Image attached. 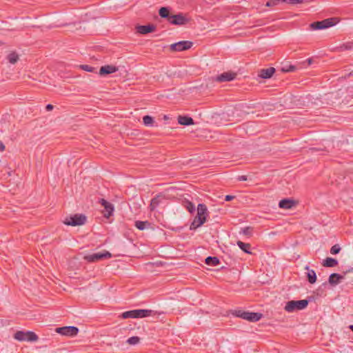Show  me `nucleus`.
<instances>
[{
  "label": "nucleus",
  "instance_id": "1",
  "mask_svg": "<svg viewBox=\"0 0 353 353\" xmlns=\"http://www.w3.org/2000/svg\"><path fill=\"white\" fill-rule=\"evenodd\" d=\"M208 213L206 205L199 203L197 206L196 215L190 225V230H194L203 225L207 220Z\"/></svg>",
  "mask_w": 353,
  "mask_h": 353
},
{
  "label": "nucleus",
  "instance_id": "2",
  "mask_svg": "<svg viewBox=\"0 0 353 353\" xmlns=\"http://www.w3.org/2000/svg\"><path fill=\"white\" fill-rule=\"evenodd\" d=\"M156 312L152 310L137 309L124 312L121 314L123 319H141L156 314Z\"/></svg>",
  "mask_w": 353,
  "mask_h": 353
},
{
  "label": "nucleus",
  "instance_id": "3",
  "mask_svg": "<svg viewBox=\"0 0 353 353\" xmlns=\"http://www.w3.org/2000/svg\"><path fill=\"white\" fill-rule=\"evenodd\" d=\"M231 314L236 317L243 319L250 322H257L263 317V314L260 312H252L242 310H232L231 311Z\"/></svg>",
  "mask_w": 353,
  "mask_h": 353
},
{
  "label": "nucleus",
  "instance_id": "4",
  "mask_svg": "<svg viewBox=\"0 0 353 353\" xmlns=\"http://www.w3.org/2000/svg\"><path fill=\"white\" fill-rule=\"evenodd\" d=\"M309 301L306 299L298 301H289L286 303L284 310L288 312H294L298 310H302L307 307Z\"/></svg>",
  "mask_w": 353,
  "mask_h": 353
},
{
  "label": "nucleus",
  "instance_id": "5",
  "mask_svg": "<svg viewBox=\"0 0 353 353\" xmlns=\"http://www.w3.org/2000/svg\"><path fill=\"white\" fill-rule=\"evenodd\" d=\"M339 20L336 17L325 19L322 21L313 22L310 24V28L312 30H323L330 28L338 23Z\"/></svg>",
  "mask_w": 353,
  "mask_h": 353
},
{
  "label": "nucleus",
  "instance_id": "6",
  "mask_svg": "<svg viewBox=\"0 0 353 353\" xmlns=\"http://www.w3.org/2000/svg\"><path fill=\"white\" fill-rule=\"evenodd\" d=\"M86 216L83 214H75L67 216L63 223L67 225L77 226L82 225L86 222Z\"/></svg>",
  "mask_w": 353,
  "mask_h": 353
},
{
  "label": "nucleus",
  "instance_id": "7",
  "mask_svg": "<svg viewBox=\"0 0 353 353\" xmlns=\"http://www.w3.org/2000/svg\"><path fill=\"white\" fill-rule=\"evenodd\" d=\"M112 254L108 251H103V252L93 253L84 256L83 259L88 263H94L99 261L105 259H110Z\"/></svg>",
  "mask_w": 353,
  "mask_h": 353
},
{
  "label": "nucleus",
  "instance_id": "8",
  "mask_svg": "<svg viewBox=\"0 0 353 353\" xmlns=\"http://www.w3.org/2000/svg\"><path fill=\"white\" fill-rule=\"evenodd\" d=\"M56 332L67 336H74L79 333V329L75 326H64L56 328Z\"/></svg>",
  "mask_w": 353,
  "mask_h": 353
},
{
  "label": "nucleus",
  "instance_id": "9",
  "mask_svg": "<svg viewBox=\"0 0 353 353\" xmlns=\"http://www.w3.org/2000/svg\"><path fill=\"white\" fill-rule=\"evenodd\" d=\"M193 43L190 41H181L170 45V50L175 52H181L191 48Z\"/></svg>",
  "mask_w": 353,
  "mask_h": 353
},
{
  "label": "nucleus",
  "instance_id": "10",
  "mask_svg": "<svg viewBox=\"0 0 353 353\" xmlns=\"http://www.w3.org/2000/svg\"><path fill=\"white\" fill-rule=\"evenodd\" d=\"M188 21L189 19L186 18L182 13L172 14V16L169 17V23L173 25H185Z\"/></svg>",
  "mask_w": 353,
  "mask_h": 353
},
{
  "label": "nucleus",
  "instance_id": "11",
  "mask_svg": "<svg viewBox=\"0 0 353 353\" xmlns=\"http://www.w3.org/2000/svg\"><path fill=\"white\" fill-rule=\"evenodd\" d=\"M99 203L104 207V210L103 211L104 217L109 218L113 214L114 207L111 203L104 199H101L99 201Z\"/></svg>",
  "mask_w": 353,
  "mask_h": 353
},
{
  "label": "nucleus",
  "instance_id": "12",
  "mask_svg": "<svg viewBox=\"0 0 353 353\" xmlns=\"http://www.w3.org/2000/svg\"><path fill=\"white\" fill-rule=\"evenodd\" d=\"M156 26L152 23L148 25H139L136 26L137 32L141 34H147L156 30Z\"/></svg>",
  "mask_w": 353,
  "mask_h": 353
},
{
  "label": "nucleus",
  "instance_id": "13",
  "mask_svg": "<svg viewBox=\"0 0 353 353\" xmlns=\"http://www.w3.org/2000/svg\"><path fill=\"white\" fill-rule=\"evenodd\" d=\"M236 74L232 72H227L218 75L216 80L219 82L230 81L236 78Z\"/></svg>",
  "mask_w": 353,
  "mask_h": 353
},
{
  "label": "nucleus",
  "instance_id": "14",
  "mask_svg": "<svg viewBox=\"0 0 353 353\" xmlns=\"http://www.w3.org/2000/svg\"><path fill=\"white\" fill-rule=\"evenodd\" d=\"M118 71V68L112 65H105L100 68L99 74L101 76H105Z\"/></svg>",
  "mask_w": 353,
  "mask_h": 353
},
{
  "label": "nucleus",
  "instance_id": "15",
  "mask_svg": "<svg viewBox=\"0 0 353 353\" xmlns=\"http://www.w3.org/2000/svg\"><path fill=\"white\" fill-rule=\"evenodd\" d=\"M276 70L273 67L263 68L259 70L258 76L261 79H270L272 77Z\"/></svg>",
  "mask_w": 353,
  "mask_h": 353
},
{
  "label": "nucleus",
  "instance_id": "16",
  "mask_svg": "<svg viewBox=\"0 0 353 353\" xmlns=\"http://www.w3.org/2000/svg\"><path fill=\"white\" fill-rule=\"evenodd\" d=\"M343 279L344 276L337 273H332L329 276L328 282L331 285L335 286L338 285Z\"/></svg>",
  "mask_w": 353,
  "mask_h": 353
},
{
  "label": "nucleus",
  "instance_id": "17",
  "mask_svg": "<svg viewBox=\"0 0 353 353\" xmlns=\"http://www.w3.org/2000/svg\"><path fill=\"white\" fill-rule=\"evenodd\" d=\"M295 204L294 200L290 199H283L279 203V207L283 209H291Z\"/></svg>",
  "mask_w": 353,
  "mask_h": 353
},
{
  "label": "nucleus",
  "instance_id": "18",
  "mask_svg": "<svg viewBox=\"0 0 353 353\" xmlns=\"http://www.w3.org/2000/svg\"><path fill=\"white\" fill-rule=\"evenodd\" d=\"M178 123L182 125H194V122L192 117L188 116H179L178 117Z\"/></svg>",
  "mask_w": 353,
  "mask_h": 353
},
{
  "label": "nucleus",
  "instance_id": "19",
  "mask_svg": "<svg viewBox=\"0 0 353 353\" xmlns=\"http://www.w3.org/2000/svg\"><path fill=\"white\" fill-rule=\"evenodd\" d=\"M163 198V196L161 194H158L152 199L150 204V209L151 211L154 210L160 204L161 199Z\"/></svg>",
  "mask_w": 353,
  "mask_h": 353
},
{
  "label": "nucleus",
  "instance_id": "20",
  "mask_svg": "<svg viewBox=\"0 0 353 353\" xmlns=\"http://www.w3.org/2000/svg\"><path fill=\"white\" fill-rule=\"evenodd\" d=\"M305 270H307L308 272L307 273V281L313 284L316 281V274L314 270H310L309 266H306L305 268Z\"/></svg>",
  "mask_w": 353,
  "mask_h": 353
},
{
  "label": "nucleus",
  "instance_id": "21",
  "mask_svg": "<svg viewBox=\"0 0 353 353\" xmlns=\"http://www.w3.org/2000/svg\"><path fill=\"white\" fill-rule=\"evenodd\" d=\"M338 264V261L336 259L331 258V257H327L325 259L323 260V265L324 267L327 268H333L336 266Z\"/></svg>",
  "mask_w": 353,
  "mask_h": 353
},
{
  "label": "nucleus",
  "instance_id": "22",
  "mask_svg": "<svg viewBox=\"0 0 353 353\" xmlns=\"http://www.w3.org/2000/svg\"><path fill=\"white\" fill-rule=\"evenodd\" d=\"M183 206L191 214L195 212V206L193 203L189 200L185 199L182 201Z\"/></svg>",
  "mask_w": 353,
  "mask_h": 353
},
{
  "label": "nucleus",
  "instance_id": "23",
  "mask_svg": "<svg viewBox=\"0 0 353 353\" xmlns=\"http://www.w3.org/2000/svg\"><path fill=\"white\" fill-rule=\"evenodd\" d=\"M239 248L243 250L245 253L251 254L250 248L251 245L250 243H244L241 241H238L236 243Z\"/></svg>",
  "mask_w": 353,
  "mask_h": 353
},
{
  "label": "nucleus",
  "instance_id": "24",
  "mask_svg": "<svg viewBox=\"0 0 353 353\" xmlns=\"http://www.w3.org/2000/svg\"><path fill=\"white\" fill-rule=\"evenodd\" d=\"M205 263L208 265L216 266L220 263V261L216 256H208L205 260Z\"/></svg>",
  "mask_w": 353,
  "mask_h": 353
},
{
  "label": "nucleus",
  "instance_id": "25",
  "mask_svg": "<svg viewBox=\"0 0 353 353\" xmlns=\"http://www.w3.org/2000/svg\"><path fill=\"white\" fill-rule=\"evenodd\" d=\"M159 16L161 18L167 19V20L169 21V17L172 16V14H170V10L166 7H162L159 10Z\"/></svg>",
  "mask_w": 353,
  "mask_h": 353
},
{
  "label": "nucleus",
  "instance_id": "26",
  "mask_svg": "<svg viewBox=\"0 0 353 353\" xmlns=\"http://www.w3.org/2000/svg\"><path fill=\"white\" fill-rule=\"evenodd\" d=\"M337 49L340 52L352 50V49H353V41L343 43V44L340 45L337 48Z\"/></svg>",
  "mask_w": 353,
  "mask_h": 353
},
{
  "label": "nucleus",
  "instance_id": "27",
  "mask_svg": "<svg viewBox=\"0 0 353 353\" xmlns=\"http://www.w3.org/2000/svg\"><path fill=\"white\" fill-rule=\"evenodd\" d=\"M150 225V222L148 221H136L134 223L135 227L139 230H143L146 226H149Z\"/></svg>",
  "mask_w": 353,
  "mask_h": 353
},
{
  "label": "nucleus",
  "instance_id": "28",
  "mask_svg": "<svg viewBox=\"0 0 353 353\" xmlns=\"http://www.w3.org/2000/svg\"><path fill=\"white\" fill-rule=\"evenodd\" d=\"M26 332L23 331H17L14 335V338L19 341H26Z\"/></svg>",
  "mask_w": 353,
  "mask_h": 353
},
{
  "label": "nucleus",
  "instance_id": "29",
  "mask_svg": "<svg viewBox=\"0 0 353 353\" xmlns=\"http://www.w3.org/2000/svg\"><path fill=\"white\" fill-rule=\"evenodd\" d=\"M7 59L10 63L14 64L19 60V55L16 52H12L8 55Z\"/></svg>",
  "mask_w": 353,
  "mask_h": 353
},
{
  "label": "nucleus",
  "instance_id": "30",
  "mask_svg": "<svg viewBox=\"0 0 353 353\" xmlns=\"http://www.w3.org/2000/svg\"><path fill=\"white\" fill-rule=\"evenodd\" d=\"M26 341H36L38 340L37 335L31 331L26 332Z\"/></svg>",
  "mask_w": 353,
  "mask_h": 353
},
{
  "label": "nucleus",
  "instance_id": "31",
  "mask_svg": "<svg viewBox=\"0 0 353 353\" xmlns=\"http://www.w3.org/2000/svg\"><path fill=\"white\" fill-rule=\"evenodd\" d=\"M143 122L146 126H152L154 122L153 117L149 115H145L143 117Z\"/></svg>",
  "mask_w": 353,
  "mask_h": 353
},
{
  "label": "nucleus",
  "instance_id": "32",
  "mask_svg": "<svg viewBox=\"0 0 353 353\" xmlns=\"http://www.w3.org/2000/svg\"><path fill=\"white\" fill-rule=\"evenodd\" d=\"M139 341L140 338L139 336H132L127 340V343L130 345H136L139 342Z\"/></svg>",
  "mask_w": 353,
  "mask_h": 353
},
{
  "label": "nucleus",
  "instance_id": "33",
  "mask_svg": "<svg viewBox=\"0 0 353 353\" xmlns=\"http://www.w3.org/2000/svg\"><path fill=\"white\" fill-rule=\"evenodd\" d=\"M341 251V248L338 244L334 245L330 249V253L332 254H337Z\"/></svg>",
  "mask_w": 353,
  "mask_h": 353
},
{
  "label": "nucleus",
  "instance_id": "34",
  "mask_svg": "<svg viewBox=\"0 0 353 353\" xmlns=\"http://www.w3.org/2000/svg\"><path fill=\"white\" fill-rule=\"evenodd\" d=\"M80 68H81L82 70H85V71H87V72H94V71H95V70H96V69H95V68L92 67V66H90V65H80Z\"/></svg>",
  "mask_w": 353,
  "mask_h": 353
},
{
  "label": "nucleus",
  "instance_id": "35",
  "mask_svg": "<svg viewBox=\"0 0 353 353\" xmlns=\"http://www.w3.org/2000/svg\"><path fill=\"white\" fill-rule=\"evenodd\" d=\"M296 70V67L294 65H288L285 67H283L281 70L284 72H294Z\"/></svg>",
  "mask_w": 353,
  "mask_h": 353
},
{
  "label": "nucleus",
  "instance_id": "36",
  "mask_svg": "<svg viewBox=\"0 0 353 353\" xmlns=\"http://www.w3.org/2000/svg\"><path fill=\"white\" fill-rule=\"evenodd\" d=\"M279 2H281V0H269L267 1L265 6L268 7L275 6L278 5Z\"/></svg>",
  "mask_w": 353,
  "mask_h": 353
},
{
  "label": "nucleus",
  "instance_id": "37",
  "mask_svg": "<svg viewBox=\"0 0 353 353\" xmlns=\"http://www.w3.org/2000/svg\"><path fill=\"white\" fill-rule=\"evenodd\" d=\"M281 2L294 5L297 3H302L303 2V0H281Z\"/></svg>",
  "mask_w": 353,
  "mask_h": 353
},
{
  "label": "nucleus",
  "instance_id": "38",
  "mask_svg": "<svg viewBox=\"0 0 353 353\" xmlns=\"http://www.w3.org/2000/svg\"><path fill=\"white\" fill-rule=\"evenodd\" d=\"M242 231H243V234L247 235V236H251L252 233V228L251 227H246V228H244L242 230Z\"/></svg>",
  "mask_w": 353,
  "mask_h": 353
},
{
  "label": "nucleus",
  "instance_id": "39",
  "mask_svg": "<svg viewBox=\"0 0 353 353\" xmlns=\"http://www.w3.org/2000/svg\"><path fill=\"white\" fill-rule=\"evenodd\" d=\"M234 199V196H232V195H226L225 196V200L226 201H232V199Z\"/></svg>",
  "mask_w": 353,
  "mask_h": 353
},
{
  "label": "nucleus",
  "instance_id": "40",
  "mask_svg": "<svg viewBox=\"0 0 353 353\" xmlns=\"http://www.w3.org/2000/svg\"><path fill=\"white\" fill-rule=\"evenodd\" d=\"M54 108V106L52 105V104H48L46 106V110L47 111H51Z\"/></svg>",
  "mask_w": 353,
  "mask_h": 353
},
{
  "label": "nucleus",
  "instance_id": "41",
  "mask_svg": "<svg viewBox=\"0 0 353 353\" xmlns=\"http://www.w3.org/2000/svg\"><path fill=\"white\" fill-rule=\"evenodd\" d=\"M247 179H248V177L245 175L239 176V178H238V180L241 181H246Z\"/></svg>",
  "mask_w": 353,
  "mask_h": 353
},
{
  "label": "nucleus",
  "instance_id": "42",
  "mask_svg": "<svg viewBox=\"0 0 353 353\" xmlns=\"http://www.w3.org/2000/svg\"><path fill=\"white\" fill-rule=\"evenodd\" d=\"M5 150L4 144L0 141V152H3Z\"/></svg>",
  "mask_w": 353,
  "mask_h": 353
},
{
  "label": "nucleus",
  "instance_id": "43",
  "mask_svg": "<svg viewBox=\"0 0 353 353\" xmlns=\"http://www.w3.org/2000/svg\"><path fill=\"white\" fill-rule=\"evenodd\" d=\"M310 150L312 152H314V151H319L320 150L318 149V148H310Z\"/></svg>",
  "mask_w": 353,
  "mask_h": 353
},
{
  "label": "nucleus",
  "instance_id": "44",
  "mask_svg": "<svg viewBox=\"0 0 353 353\" xmlns=\"http://www.w3.org/2000/svg\"><path fill=\"white\" fill-rule=\"evenodd\" d=\"M311 96L309 94L306 97V99H307V101H310Z\"/></svg>",
  "mask_w": 353,
  "mask_h": 353
},
{
  "label": "nucleus",
  "instance_id": "45",
  "mask_svg": "<svg viewBox=\"0 0 353 353\" xmlns=\"http://www.w3.org/2000/svg\"><path fill=\"white\" fill-rule=\"evenodd\" d=\"M349 328L350 329V330H351V331H352V332H353V325H350L349 326Z\"/></svg>",
  "mask_w": 353,
  "mask_h": 353
},
{
  "label": "nucleus",
  "instance_id": "46",
  "mask_svg": "<svg viewBox=\"0 0 353 353\" xmlns=\"http://www.w3.org/2000/svg\"><path fill=\"white\" fill-rule=\"evenodd\" d=\"M307 61H308V64L309 65L311 64V63H312V59H308Z\"/></svg>",
  "mask_w": 353,
  "mask_h": 353
}]
</instances>
